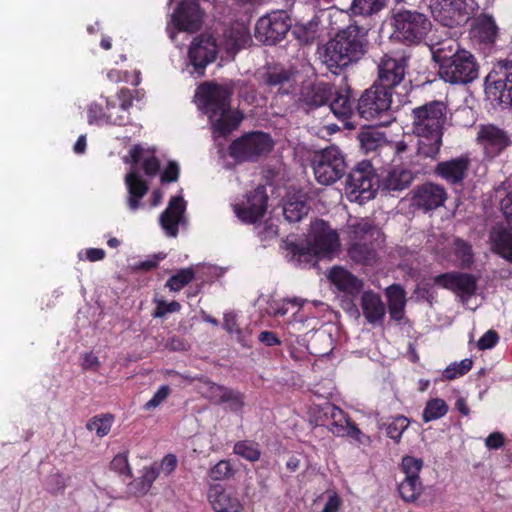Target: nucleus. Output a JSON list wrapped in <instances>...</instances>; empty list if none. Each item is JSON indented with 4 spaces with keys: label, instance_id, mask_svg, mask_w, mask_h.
I'll list each match as a JSON object with an SVG mask.
<instances>
[{
    "label": "nucleus",
    "instance_id": "obj_1",
    "mask_svg": "<svg viewBox=\"0 0 512 512\" xmlns=\"http://www.w3.org/2000/svg\"><path fill=\"white\" fill-rule=\"evenodd\" d=\"M448 106L440 100H432L411 110V131L418 138L417 154L436 159L443 145L444 127Z\"/></svg>",
    "mask_w": 512,
    "mask_h": 512
},
{
    "label": "nucleus",
    "instance_id": "obj_2",
    "mask_svg": "<svg viewBox=\"0 0 512 512\" xmlns=\"http://www.w3.org/2000/svg\"><path fill=\"white\" fill-rule=\"evenodd\" d=\"M368 29L350 24L336 32L324 45L322 61L330 72H340L358 63L368 53Z\"/></svg>",
    "mask_w": 512,
    "mask_h": 512
},
{
    "label": "nucleus",
    "instance_id": "obj_3",
    "mask_svg": "<svg viewBox=\"0 0 512 512\" xmlns=\"http://www.w3.org/2000/svg\"><path fill=\"white\" fill-rule=\"evenodd\" d=\"M197 97L212 123V132L218 137H227L236 130L243 120V114L231 110L233 87L204 82L197 89Z\"/></svg>",
    "mask_w": 512,
    "mask_h": 512
},
{
    "label": "nucleus",
    "instance_id": "obj_4",
    "mask_svg": "<svg viewBox=\"0 0 512 512\" xmlns=\"http://www.w3.org/2000/svg\"><path fill=\"white\" fill-rule=\"evenodd\" d=\"M433 60L438 64L440 79L452 85H467L479 76V63L470 51L447 39L431 47Z\"/></svg>",
    "mask_w": 512,
    "mask_h": 512
},
{
    "label": "nucleus",
    "instance_id": "obj_5",
    "mask_svg": "<svg viewBox=\"0 0 512 512\" xmlns=\"http://www.w3.org/2000/svg\"><path fill=\"white\" fill-rule=\"evenodd\" d=\"M339 246L338 233L326 221L316 219L311 223L309 239L286 243V257L295 266L315 264L318 258L332 255Z\"/></svg>",
    "mask_w": 512,
    "mask_h": 512
},
{
    "label": "nucleus",
    "instance_id": "obj_6",
    "mask_svg": "<svg viewBox=\"0 0 512 512\" xmlns=\"http://www.w3.org/2000/svg\"><path fill=\"white\" fill-rule=\"evenodd\" d=\"M391 21L396 38L406 45L420 44L432 27L426 14L406 8L393 9Z\"/></svg>",
    "mask_w": 512,
    "mask_h": 512
},
{
    "label": "nucleus",
    "instance_id": "obj_7",
    "mask_svg": "<svg viewBox=\"0 0 512 512\" xmlns=\"http://www.w3.org/2000/svg\"><path fill=\"white\" fill-rule=\"evenodd\" d=\"M391 104L392 92L374 83L359 97L356 105V113L360 118L365 120L379 119L376 125H388L390 120H381V118L389 116Z\"/></svg>",
    "mask_w": 512,
    "mask_h": 512
},
{
    "label": "nucleus",
    "instance_id": "obj_8",
    "mask_svg": "<svg viewBox=\"0 0 512 512\" xmlns=\"http://www.w3.org/2000/svg\"><path fill=\"white\" fill-rule=\"evenodd\" d=\"M312 168L319 184L331 185L345 175L347 164L342 151L331 145L314 154Z\"/></svg>",
    "mask_w": 512,
    "mask_h": 512
},
{
    "label": "nucleus",
    "instance_id": "obj_9",
    "mask_svg": "<svg viewBox=\"0 0 512 512\" xmlns=\"http://www.w3.org/2000/svg\"><path fill=\"white\" fill-rule=\"evenodd\" d=\"M274 142L268 133L253 131L233 140L228 148L230 157L236 162H256L268 154Z\"/></svg>",
    "mask_w": 512,
    "mask_h": 512
},
{
    "label": "nucleus",
    "instance_id": "obj_10",
    "mask_svg": "<svg viewBox=\"0 0 512 512\" xmlns=\"http://www.w3.org/2000/svg\"><path fill=\"white\" fill-rule=\"evenodd\" d=\"M486 97L493 103L512 101V60H500L494 64L484 81Z\"/></svg>",
    "mask_w": 512,
    "mask_h": 512
},
{
    "label": "nucleus",
    "instance_id": "obj_11",
    "mask_svg": "<svg viewBox=\"0 0 512 512\" xmlns=\"http://www.w3.org/2000/svg\"><path fill=\"white\" fill-rule=\"evenodd\" d=\"M291 28V19L283 10L273 11L258 19L254 36L264 45H275L282 41Z\"/></svg>",
    "mask_w": 512,
    "mask_h": 512
},
{
    "label": "nucleus",
    "instance_id": "obj_12",
    "mask_svg": "<svg viewBox=\"0 0 512 512\" xmlns=\"http://www.w3.org/2000/svg\"><path fill=\"white\" fill-rule=\"evenodd\" d=\"M379 179L369 161L360 162L346 179V189L350 197L369 200L375 197Z\"/></svg>",
    "mask_w": 512,
    "mask_h": 512
},
{
    "label": "nucleus",
    "instance_id": "obj_13",
    "mask_svg": "<svg viewBox=\"0 0 512 512\" xmlns=\"http://www.w3.org/2000/svg\"><path fill=\"white\" fill-rule=\"evenodd\" d=\"M409 57L405 54H385L381 57L377 69V85L391 91L405 78Z\"/></svg>",
    "mask_w": 512,
    "mask_h": 512
},
{
    "label": "nucleus",
    "instance_id": "obj_14",
    "mask_svg": "<svg viewBox=\"0 0 512 512\" xmlns=\"http://www.w3.org/2000/svg\"><path fill=\"white\" fill-rule=\"evenodd\" d=\"M442 23L454 27L466 22L478 8L475 0H432Z\"/></svg>",
    "mask_w": 512,
    "mask_h": 512
},
{
    "label": "nucleus",
    "instance_id": "obj_15",
    "mask_svg": "<svg viewBox=\"0 0 512 512\" xmlns=\"http://www.w3.org/2000/svg\"><path fill=\"white\" fill-rule=\"evenodd\" d=\"M268 200L266 187L258 185L253 191L246 194L245 202L234 205V212L243 223L254 224L264 217Z\"/></svg>",
    "mask_w": 512,
    "mask_h": 512
},
{
    "label": "nucleus",
    "instance_id": "obj_16",
    "mask_svg": "<svg viewBox=\"0 0 512 512\" xmlns=\"http://www.w3.org/2000/svg\"><path fill=\"white\" fill-rule=\"evenodd\" d=\"M217 53V45L212 37L201 35L195 38L188 50V58L193 66L191 73L204 76L207 65L215 61Z\"/></svg>",
    "mask_w": 512,
    "mask_h": 512
},
{
    "label": "nucleus",
    "instance_id": "obj_17",
    "mask_svg": "<svg viewBox=\"0 0 512 512\" xmlns=\"http://www.w3.org/2000/svg\"><path fill=\"white\" fill-rule=\"evenodd\" d=\"M203 16L196 0H182L172 14V23L178 31L195 33L202 27Z\"/></svg>",
    "mask_w": 512,
    "mask_h": 512
},
{
    "label": "nucleus",
    "instance_id": "obj_18",
    "mask_svg": "<svg viewBox=\"0 0 512 512\" xmlns=\"http://www.w3.org/2000/svg\"><path fill=\"white\" fill-rule=\"evenodd\" d=\"M334 95V87L330 83L317 82L301 87L298 107L306 113L312 112L329 103Z\"/></svg>",
    "mask_w": 512,
    "mask_h": 512
},
{
    "label": "nucleus",
    "instance_id": "obj_19",
    "mask_svg": "<svg viewBox=\"0 0 512 512\" xmlns=\"http://www.w3.org/2000/svg\"><path fill=\"white\" fill-rule=\"evenodd\" d=\"M446 198L444 187L432 182L418 185L411 191V205L423 212L442 206Z\"/></svg>",
    "mask_w": 512,
    "mask_h": 512
},
{
    "label": "nucleus",
    "instance_id": "obj_20",
    "mask_svg": "<svg viewBox=\"0 0 512 512\" xmlns=\"http://www.w3.org/2000/svg\"><path fill=\"white\" fill-rule=\"evenodd\" d=\"M133 93L128 88H122L114 99L106 98V124L123 126L129 123L130 108L133 104Z\"/></svg>",
    "mask_w": 512,
    "mask_h": 512
},
{
    "label": "nucleus",
    "instance_id": "obj_21",
    "mask_svg": "<svg viewBox=\"0 0 512 512\" xmlns=\"http://www.w3.org/2000/svg\"><path fill=\"white\" fill-rule=\"evenodd\" d=\"M477 139L483 146L485 155L491 159L497 157L511 144L507 132L493 124L481 125Z\"/></svg>",
    "mask_w": 512,
    "mask_h": 512
},
{
    "label": "nucleus",
    "instance_id": "obj_22",
    "mask_svg": "<svg viewBox=\"0 0 512 512\" xmlns=\"http://www.w3.org/2000/svg\"><path fill=\"white\" fill-rule=\"evenodd\" d=\"M434 283L456 294L471 297L477 290V279L474 275L463 272H446L437 275Z\"/></svg>",
    "mask_w": 512,
    "mask_h": 512
},
{
    "label": "nucleus",
    "instance_id": "obj_23",
    "mask_svg": "<svg viewBox=\"0 0 512 512\" xmlns=\"http://www.w3.org/2000/svg\"><path fill=\"white\" fill-rule=\"evenodd\" d=\"M470 163L467 155L441 161L435 166L434 174L450 185H461L468 175Z\"/></svg>",
    "mask_w": 512,
    "mask_h": 512
},
{
    "label": "nucleus",
    "instance_id": "obj_24",
    "mask_svg": "<svg viewBox=\"0 0 512 512\" xmlns=\"http://www.w3.org/2000/svg\"><path fill=\"white\" fill-rule=\"evenodd\" d=\"M186 202L181 196H172L161 213L159 221L168 237H177L179 225L185 222Z\"/></svg>",
    "mask_w": 512,
    "mask_h": 512
},
{
    "label": "nucleus",
    "instance_id": "obj_25",
    "mask_svg": "<svg viewBox=\"0 0 512 512\" xmlns=\"http://www.w3.org/2000/svg\"><path fill=\"white\" fill-rule=\"evenodd\" d=\"M499 34V27L493 15L488 13H480L473 17L470 25L471 38L485 45H492L496 42Z\"/></svg>",
    "mask_w": 512,
    "mask_h": 512
},
{
    "label": "nucleus",
    "instance_id": "obj_26",
    "mask_svg": "<svg viewBox=\"0 0 512 512\" xmlns=\"http://www.w3.org/2000/svg\"><path fill=\"white\" fill-rule=\"evenodd\" d=\"M328 279L339 291L352 297L357 296L364 286L361 279L340 266H335L330 270Z\"/></svg>",
    "mask_w": 512,
    "mask_h": 512
},
{
    "label": "nucleus",
    "instance_id": "obj_27",
    "mask_svg": "<svg viewBox=\"0 0 512 512\" xmlns=\"http://www.w3.org/2000/svg\"><path fill=\"white\" fill-rule=\"evenodd\" d=\"M207 496L215 512H242L243 510L238 497L227 493L219 484L210 485Z\"/></svg>",
    "mask_w": 512,
    "mask_h": 512
},
{
    "label": "nucleus",
    "instance_id": "obj_28",
    "mask_svg": "<svg viewBox=\"0 0 512 512\" xmlns=\"http://www.w3.org/2000/svg\"><path fill=\"white\" fill-rule=\"evenodd\" d=\"M414 177L411 171L407 169H393L378 183V188L387 192L393 197L406 190L412 184Z\"/></svg>",
    "mask_w": 512,
    "mask_h": 512
},
{
    "label": "nucleus",
    "instance_id": "obj_29",
    "mask_svg": "<svg viewBox=\"0 0 512 512\" xmlns=\"http://www.w3.org/2000/svg\"><path fill=\"white\" fill-rule=\"evenodd\" d=\"M363 315L370 324H381L386 315V306L381 296L372 291H364L361 297Z\"/></svg>",
    "mask_w": 512,
    "mask_h": 512
},
{
    "label": "nucleus",
    "instance_id": "obj_30",
    "mask_svg": "<svg viewBox=\"0 0 512 512\" xmlns=\"http://www.w3.org/2000/svg\"><path fill=\"white\" fill-rule=\"evenodd\" d=\"M328 104L335 117L343 122L349 120L356 112V106L354 107V99L351 95L350 88L341 89L339 91L334 90V95Z\"/></svg>",
    "mask_w": 512,
    "mask_h": 512
},
{
    "label": "nucleus",
    "instance_id": "obj_31",
    "mask_svg": "<svg viewBox=\"0 0 512 512\" xmlns=\"http://www.w3.org/2000/svg\"><path fill=\"white\" fill-rule=\"evenodd\" d=\"M321 411L323 416L327 420H330L328 430L337 437L346 436L347 427L350 420L347 414L341 408L330 402L324 403V405L321 407Z\"/></svg>",
    "mask_w": 512,
    "mask_h": 512
},
{
    "label": "nucleus",
    "instance_id": "obj_32",
    "mask_svg": "<svg viewBox=\"0 0 512 512\" xmlns=\"http://www.w3.org/2000/svg\"><path fill=\"white\" fill-rule=\"evenodd\" d=\"M388 301V312L391 319L401 321L406 306V292L399 284H392L385 290Z\"/></svg>",
    "mask_w": 512,
    "mask_h": 512
},
{
    "label": "nucleus",
    "instance_id": "obj_33",
    "mask_svg": "<svg viewBox=\"0 0 512 512\" xmlns=\"http://www.w3.org/2000/svg\"><path fill=\"white\" fill-rule=\"evenodd\" d=\"M379 235L380 230L368 219H360L349 225L350 242H374Z\"/></svg>",
    "mask_w": 512,
    "mask_h": 512
},
{
    "label": "nucleus",
    "instance_id": "obj_34",
    "mask_svg": "<svg viewBox=\"0 0 512 512\" xmlns=\"http://www.w3.org/2000/svg\"><path fill=\"white\" fill-rule=\"evenodd\" d=\"M125 181L129 193L128 206L135 211L139 208L141 199L146 195L148 185L137 173L127 174Z\"/></svg>",
    "mask_w": 512,
    "mask_h": 512
},
{
    "label": "nucleus",
    "instance_id": "obj_35",
    "mask_svg": "<svg viewBox=\"0 0 512 512\" xmlns=\"http://www.w3.org/2000/svg\"><path fill=\"white\" fill-rule=\"evenodd\" d=\"M347 252L353 262L363 265L372 264L377 256L374 242H350Z\"/></svg>",
    "mask_w": 512,
    "mask_h": 512
},
{
    "label": "nucleus",
    "instance_id": "obj_36",
    "mask_svg": "<svg viewBox=\"0 0 512 512\" xmlns=\"http://www.w3.org/2000/svg\"><path fill=\"white\" fill-rule=\"evenodd\" d=\"M452 250L460 268L470 269L473 266L475 262L474 252L472 245L468 241L459 237L455 238L453 241Z\"/></svg>",
    "mask_w": 512,
    "mask_h": 512
},
{
    "label": "nucleus",
    "instance_id": "obj_37",
    "mask_svg": "<svg viewBox=\"0 0 512 512\" xmlns=\"http://www.w3.org/2000/svg\"><path fill=\"white\" fill-rule=\"evenodd\" d=\"M388 0H352L350 11L355 16L371 17L387 6Z\"/></svg>",
    "mask_w": 512,
    "mask_h": 512
},
{
    "label": "nucleus",
    "instance_id": "obj_38",
    "mask_svg": "<svg viewBox=\"0 0 512 512\" xmlns=\"http://www.w3.org/2000/svg\"><path fill=\"white\" fill-rule=\"evenodd\" d=\"M423 491V483L418 478H404L398 485V492L401 498L408 503L415 502Z\"/></svg>",
    "mask_w": 512,
    "mask_h": 512
},
{
    "label": "nucleus",
    "instance_id": "obj_39",
    "mask_svg": "<svg viewBox=\"0 0 512 512\" xmlns=\"http://www.w3.org/2000/svg\"><path fill=\"white\" fill-rule=\"evenodd\" d=\"M358 140L361 148L365 152L376 151L385 142V136L382 132L375 128L367 127L363 129L359 135Z\"/></svg>",
    "mask_w": 512,
    "mask_h": 512
},
{
    "label": "nucleus",
    "instance_id": "obj_40",
    "mask_svg": "<svg viewBox=\"0 0 512 512\" xmlns=\"http://www.w3.org/2000/svg\"><path fill=\"white\" fill-rule=\"evenodd\" d=\"M293 73L284 68H270L262 75L263 83L270 87L275 88L278 87L279 91L282 87L289 83L292 80Z\"/></svg>",
    "mask_w": 512,
    "mask_h": 512
},
{
    "label": "nucleus",
    "instance_id": "obj_41",
    "mask_svg": "<svg viewBox=\"0 0 512 512\" xmlns=\"http://www.w3.org/2000/svg\"><path fill=\"white\" fill-rule=\"evenodd\" d=\"M233 453L246 461L257 462L261 457L260 446L252 440H240L233 446Z\"/></svg>",
    "mask_w": 512,
    "mask_h": 512
},
{
    "label": "nucleus",
    "instance_id": "obj_42",
    "mask_svg": "<svg viewBox=\"0 0 512 512\" xmlns=\"http://www.w3.org/2000/svg\"><path fill=\"white\" fill-rule=\"evenodd\" d=\"M310 207L306 201L293 199L289 200L283 208V214L285 219L290 223H296L301 221L307 216Z\"/></svg>",
    "mask_w": 512,
    "mask_h": 512
},
{
    "label": "nucleus",
    "instance_id": "obj_43",
    "mask_svg": "<svg viewBox=\"0 0 512 512\" xmlns=\"http://www.w3.org/2000/svg\"><path fill=\"white\" fill-rule=\"evenodd\" d=\"M236 473L237 469L233 466L231 460L222 459L209 468L207 476L210 480L218 482L229 480L233 478Z\"/></svg>",
    "mask_w": 512,
    "mask_h": 512
},
{
    "label": "nucleus",
    "instance_id": "obj_44",
    "mask_svg": "<svg viewBox=\"0 0 512 512\" xmlns=\"http://www.w3.org/2000/svg\"><path fill=\"white\" fill-rule=\"evenodd\" d=\"M448 410L449 407L443 399H429L422 413L423 421L428 423L430 421L440 419L447 414Z\"/></svg>",
    "mask_w": 512,
    "mask_h": 512
},
{
    "label": "nucleus",
    "instance_id": "obj_45",
    "mask_svg": "<svg viewBox=\"0 0 512 512\" xmlns=\"http://www.w3.org/2000/svg\"><path fill=\"white\" fill-rule=\"evenodd\" d=\"M409 425L410 420L406 416L397 415L386 425V435L398 444Z\"/></svg>",
    "mask_w": 512,
    "mask_h": 512
},
{
    "label": "nucleus",
    "instance_id": "obj_46",
    "mask_svg": "<svg viewBox=\"0 0 512 512\" xmlns=\"http://www.w3.org/2000/svg\"><path fill=\"white\" fill-rule=\"evenodd\" d=\"M112 423L113 416L111 414L96 415L86 423V428L89 431H95L98 437H104L110 432Z\"/></svg>",
    "mask_w": 512,
    "mask_h": 512
},
{
    "label": "nucleus",
    "instance_id": "obj_47",
    "mask_svg": "<svg viewBox=\"0 0 512 512\" xmlns=\"http://www.w3.org/2000/svg\"><path fill=\"white\" fill-rule=\"evenodd\" d=\"M222 404L228 405L230 412L242 413L245 406V394L239 390L228 388L224 396L222 395Z\"/></svg>",
    "mask_w": 512,
    "mask_h": 512
},
{
    "label": "nucleus",
    "instance_id": "obj_48",
    "mask_svg": "<svg viewBox=\"0 0 512 512\" xmlns=\"http://www.w3.org/2000/svg\"><path fill=\"white\" fill-rule=\"evenodd\" d=\"M195 273L192 268H184L172 275L166 282V287L171 291H180L194 279Z\"/></svg>",
    "mask_w": 512,
    "mask_h": 512
},
{
    "label": "nucleus",
    "instance_id": "obj_49",
    "mask_svg": "<svg viewBox=\"0 0 512 512\" xmlns=\"http://www.w3.org/2000/svg\"><path fill=\"white\" fill-rule=\"evenodd\" d=\"M424 466V462L421 458H416L414 456L405 455L402 457L400 470L404 473L405 478L413 477L418 478L419 473L421 472Z\"/></svg>",
    "mask_w": 512,
    "mask_h": 512
},
{
    "label": "nucleus",
    "instance_id": "obj_50",
    "mask_svg": "<svg viewBox=\"0 0 512 512\" xmlns=\"http://www.w3.org/2000/svg\"><path fill=\"white\" fill-rule=\"evenodd\" d=\"M472 366L473 361L470 358L463 359L459 363L454 362L443 371V377L447 380L456 379L468 373Z\"/></svg>",
    "mask_w": 512,
    "mask_h": 512
},
{
    "label": "nucleus",
    "instance_id": "obj_51",
    "mask_svg": "<svg viewBox=\"0 0 512 512\" xmlns=\"http://www.w3.org/2000/svg\"><path fill=\"white\" fill-rule=\"evenodd\" d=\"M106 106L93 102L87 108V118L90 125L102 126L106 124Z\"/></svg>",
    "mask_w": 512,
    "mask_h": 512
},
{
    "label": "nucleus",
    "instance_id": "obj_52",
    "mask_svg": "<svg viewBox=\"0 0 512 512\" xmlns=\"http://www.w3.org/2000/svg\"><path fill=\"white\" fill-rule=\"evenodd\" d=\"M110 469L119 475L132 477L131 467L128 462V452L118 453L110 462Z\"/></svg>",
    "mask_w": 512,
    "mask_h": 512
},
{
    "label": "nucleus",
    "instance_id": "obj_53",
    "mask_svg": "<svg viewBox=\"0 0 512 512\" xmlns=\"http://www.w3.org/2000/svg\"><path fill=\"white\" fill-rule=\"evenodd\" d=\"M181 310V304L178 301L166 302L164 300H157L156 307L152 312L153 318H162L168 313H175Z\"/></svg>",
    "mask_w": 512,
    "mask_h": 512
},
{
    "label": "nucleus",
    "instance_id": "obj_54",
    "mask_svg": "<svg viewBox=\"0 0 512 512\" xmlns=\"http://www.w3.org/2000/svg\"><path fill=\"white\" fill-rule=\"evenodd\" d=\"M207 384L208 387L206 391V397L211 403L215 405H222V395L224 396L229 387L214 383L212 381H207Z\"/></svg>",
    "mask_w": 512,
    "mask_h": 512
},
{
    "label": "nucleus",
    "instance_id": "obj_55",
    "mask_svg": "<svg viewBox=\"0 0 512 512\" xmlns=\"http://www.w3.org/2000/svg\"><path fill=\"white\" fill-rule=\"evenodd\" d=\"M158 476L159 470L157 467L151 466L149 468H145L144 474L138 482V485L141 486L140 491L142 493L148 492Z\"/></svg>",
    "mask_w": 512,
    "mask_h": 512
},
{
    "label": "nucleus",
    "instance_id": "obj_56",
    "mask_svg": "<svg viewBox=\"0 0 512 512\" xmlns=\"http://www.w3.org/2000/svg\"><path fill=\"white\" fill-rule=\"evenodd\" d=\"M499 342V335L495 330H488L484 333L477 342V347L479 350H488L492 349Z\"/></svg>",
    "mask_w": 512,
    "mask_h": 512
},
{
    "label": "nucleus",
    "instance_id": "obj_57",
    "mask_svg": "<svg viewBox=\"0 0 512 512\" xmlns=\"http://www.w3.org/2000/svg\"><path fill=\"white\" fill-rule=\"evenodd\" d=\"M170 388L167 385H162L153 395V397L146 402L144 408L151 410L158 407L169 395Z\"/></svg>",
    "mask_w": 512,
    "mask_h": 512
},
{
    "label": "nucleus",
    "instance_id": "obj_58",
    "mask_svg": "<svg viewBox=\"0 0 512 512\" xmlns=\"http://www.w3.org/2000/svg\"><path fill=\"white\" fill-rule=\"evenodd\" d=\"M179 165L175 161H169L161 174L162 183L176 182L179 178Z\"/></svg>",
    "mask_w": 512,
    "mask_h": 512
},
{
    "label": "nucleus",
    "instance_id": "obj_59",
    "mask_svg": "<svg viewBox=\"0 0 512 512\" xmlns=\"http://www.w3.org/2000/svg\"><path fill=\"white\" fill-rule=\"evenodd\" d=\"M100 367V361L93 352H86L82 355L81 368L84 371H94L97 372Z\"/></svg>",
    "mask_w": 512,
    "mask_h": 512
},
{
    "label": "nucleus",
    "instance_id": "obj_60",
    "mask_svg": "<svg viewBox=\"0 0 512 512\" xmlns=\"http://www.w3.org/2000/svg\"><path fill=\"white\" fill-rule=\"evenodd\" d=\"M505 444L504 434L501 432H493L485 439V446L490 450H497Z\"/></svg>",
    "mask_w": 512,
    "mask_h": 512
},
{
    "label": "nucleus",
    "instance_id": "obj_61",
    "mask_svg": "<svg viewBox=\"0 0 512 512\" xmlns=\"http://www.w3.org/2000/svg\"><path fill=\"white\" fill-rule=\"evenodd\" d=\"M142 168L147 176L153 177L159 171L160 162L155 156H152L144 160Z\"/></svg>",
    "mask_w": 512,
    "mask_h": 512
},
{
    "label": "nucleus",
    "instance_id": "obj_62",
    "mask_svg": "<svg viewBox=\"0 0 512 512\" xmlns=\"http://www.w3.org/2000/svg\"><path fill=\"white\" fill-rule=\"evenodd\" d=\"M258 340L268 347H273L281 344V341L278 338L277 334L272 331H262L258 336Z\"/></svg>",
    "mask_w": 512,
    "mask_h": 512
},
{
    "label": "nucleus",
    "instance_id": "obj_63",
    "mask_svg": "<svg viewBox=\"0 0 512 512\" xmlns=\"http://www.w3.org/2000/svg\"><path fill=\"white\" fill-rule=\"evenodd\" d=\"M501 210L508 224L512 227V191L502 199Z\"/></svg>",
    "mask_w": 512,
    "mask_h": 512
},
{
    "label": "nucleus",
    "instance_id": "obj_64",
    "mask_svg": "<svg viewBox=\"0 0 512 512\" xmlns=\"http://www.w3.org/2000/svg\"><path fill=\"white\" fill-rule=\"evenodd\" d=\"M341 504L340 497L337 494L329 496L322 512H338Z\"/></svg>",
    "mask_w": 512,
    "mask_h": 512
}]
</instances>
